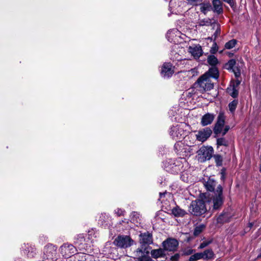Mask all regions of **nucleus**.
Returning <instances> with one entry per match:
<instances>
[{
	"mask_svg": "<svg viewBox=\"0 0 261 261\" xmlns=\"http://www.w3.org/2000/svg\"><path fill=\"white\" fill-rule=\"evenodd\" d=\"M163 247L167 251L174 252L177 250L178 241L173 238H168L162 243Z\"/></svg>",
	"mask_w": 261,
	"mask_h": 261,
	"instance_id": "obj_10",
	"label": "nucleus"
},
{
	"mask_svg": "<svg viewBox=\"0 0 261 261\" xmlns=\"http://www.w3.org/2000/svg\"><path fill=\"white\" fill-rule=\"evenodd\" d=\"M76 249L73 245L66 243L60 247V252L63 256L67 258L75 254Z\"/></svg>",
	"mask_w": 261,
	"mask_h": 261,
	"instance_id": "obj_9",
	"label": "nucleus"
},
{
	"mask_svg": "<svg viewBox=\"0 0 261 261\" xmlns=\"http://www.w3.org/2000/svg\"><path fill=\"white\" fill-rule=\"evenodd\" d=\"M238 103V101L237 100H234L229 103L228 107L231 112L232 113L235 111Z\"/></svg>",
	"mask_w": 261,
	"mask_h": 261,
	"instance_id": "obj_39",
	"label": "nucleus"
},
{
	"mask_svg": "<svg viewBox=\"0 0 261 261\" xmlns=\"http://www.w3.org/2000/svg\"><path fill=\"white\" fill-rule=\"evenodd\" d=\"M213 5L214 10L217 13H220L222 12L221 2L220 0H213Z\"/></svg>",
	"mask_w": 261,
	"mask_h": 261,
	"instance_id": "obj_31",
	"label": "nucleus"
},
{
	"mask_svg": "<svg viewBox=\"0 0 261 261\" xmlns=\"http://www.w3.org/2000/svg\"><path fill=\"white\" fill-rule=\"evenodd\" d=\"M215 115L213 114L207 113L204 115L201 120V124L203 126L210 124L213 121Z\"/></svg>",
	"mask_w": 261,
	"mask_h": 261,
	"instance_id": "obj_19",
	"label": "nucleus"
},
{
	"mask_svg": "<svg viewBox=\"0 0 261 261\" xmlns=\"http://www.w3.org/2000/svg\"><path fill=\"white\" fill-rule=\"evenodd\" d=\"M198 23L200 26H209L212 24V20L210 18L200 20Z\"/></svg>",
	"mask_w": 261,
	"mask_h": 261,
	"instance_id": "obj_34",
	"label": "nucleus"
},
{
	"mask_svg": "<svg viewBox=\"0 0 261 261\" xmlns=\"http://www.w3.org/2000/svg\"><path fill=\"white\" fill-rule=\"evenodd\" d=\"M181 145L182 143L178 141H177V142L174 145V149L177 153H179L182 151L181 149V147H182Z\"/></svg>",
	"mask_w": 261,
	"mask_h": 261,
	"instance_id": "obj_44",
	"label": "nucleus"
},
{
	"mask_svg": "<svg viewBox=\"0 0 261 261\" xmlns=\"http://www.w3.org/2000/svg\"><path fill=\"white\" fill-rule=\"evenodd\" d=\"M199 6L200 11L205 15L212 9L211 5L209 3H203Z\"/></svg>",
	"mask_w": 261,
	"mask_h": 261,
	"instance_id": "obj_26",
	"label": "nucleus"
},
{
	"mask_svg": "<svg viewBox=\"0 0 261 261\" xmlns=\"http://www.w3.org/2000/svg\"><path fill=\"white\" fill-rule=\"evenodd\" d=\"M23 253L28 256V257H33L36 254V248L34 246L29 245H24L22 247Z\"/></svg>",
	"mask_w": 261,
	"mask_h": 261,
	"instance_id": "obj_21",
	"label": "nucleus"
},
{
	"mask_svg": "<svg viewBox=\"0 0 261 261\" xmlns=\"http://www.w3.org/2000/svg\"><path fill=\"white\" fill-rule=\"evenodd\" d=\"M179 31L176 29H173L167 32L166 37L170 42L175 43L178 41L177 38L179 37Z\"/></svg>",
	"mask_w": 261,
	"mask_h": 261,
	"instance_id": "obj_18",
	"label": "nucleus"
},
{
	"mask_svg": "<svg viewBox=\"0 0 261 261\" xmlns=\"http://www.w3.org/2000/svg\"><path fill=\"white\" fill-rule=\"evenodd\" d=\"M197 159L200 162L210 160L213 154L214 149L211 146H203L197 151Z\"/></svg>",
	"mask_w": 261,
	"mask_h": 261,
	"instance_id": "obj_6",
	"label": "nucleus"
},
{
	"mask_svg": "<svg viewBox=\"0 0 261 261\" xmlns=\"http://www.w3.org/2000/svg\"><path fill=\"white\" fill-rule=\"evenodd\" d=\"M197 83L201 91H209L214 87V84L207 74H203L197 80Z\"/></svg>",
	"mask_w": 261,
	"mask_h": 261,
	"instance_id": "obj_8",
	"label": "nucleus"
},
{
	"mask_svg": "<svg viewBox=\"0 0 261 261\" xmlns=\"http://www.w3.org/2000/svg\"><path fill=\"white\" fill-rule=\"evenodd\" d=\"M229 129V126L228 125H226L224 127L223 132H222L223 135H224L225 134H226V133L228 131Z\"/></svg>",
	"mask_w": 261,
	"mask_h": 261,
	"instance_id": "obj_51",
	"label": "nucleus"
},
{
	"mask_svg": "<svg viewBox=\"0 0 261 261\" xmlns=\"http://www.w3.org/2000/svg\"><path fill=\"white\" fill-rule=\"evenodd\" d=\"M259 171L261 172V163L259 167Z\"/></svg>",
	"mask_w": 261,
	"mask_h": 261,
	"instance_id": "obj_57",
	"label": "nucleus"
},
{
	"mask_svg": "<svg viewBox=\"0 0 261 261\" xmlns=\"http://www.w3.org/2000/svg\"><path fill=\"white\" fill-rule=\"evenodd\" d=\"M236 43H237L236 40H235V39L231 40L225 43V48L228 49H231L233 47H234Z\"/></svg>",
	"mask_w": 261,
	"mask_h": 261,
	"instance_id": "obj_37",
	"label": "nucleus"
},
{
	"mask_svg": "<svg viewBox=\"0 0 261 261\" xmlns=\"http://www.w3.org/2000/svg\"><path fill=\"white\" fill-rule=\"evenodd\" d=\"M184 2L181 0H171L169 3V8L172 13L178 14L182 12L181 6Z\"/></svg>",
	"mask_w": 261,
	"mask_h": 261,
	"instance_id": "obj_15",
	"label": "nucleus"
},
{
	"mask_svg": "<svg viewBox=\"0 0 261 261\" xmlns=\"http://www.w3.org/2000/svg\"><path fill=\"white\" fill-rule=\"evenodd\" d=\"M189 4L191 5H197L198 4L201 2L202 0H187Z\"/></svg>",
	"mask_w": 261,
	"mask_h": 261,
	"instance_id": "obj_48",
	"label": "nucleus"
},
{
	"mask_svg": "<svg viewBox=\"0 0 261 261\" xmlns=\"http://www.w3.org/2000/svg\"><path fill=\"white\" fill-rule=\"evenodd\" d=\"M205 226L204 225H200L197 226L194 231V234L195 236L199 235L204 229Z\"/></svg>",
	"mask_w": 261,
	"mask_h": 261,
	"instance_id": "obj_40",
	"label": "nucleus"
},
{
	"mask_svg": "<svg viewBox=\"0 0 261 261\" xmlns=\"http://www.w3.org/2000/svg\"><path fill=\"white\" fill-rule=\"evenodd\" d=\"M236 60L234 59H231L226 64V68L228 70H231L236 66Z\"/></svg>",
	"mask_w": 261,
	"mask_h": 261,
	"instance_id": "obj_38",
	"label": "nucleus"
},
{
	"mask_svg": "<svg viewBox=\"0 0 261 261\" xmlns=\"http://www.w3.org/2000/svg\"><path fill=\"white\" fill-rule=\"evenodd\" d=\"M207 62L212 66H215L218 64V61L215 56L211 55L207 58Z\"/></svg>",
	"mask_w": 261,
	"mask_h": 261,
	"instance_id": "obj_33",
	"label": "nucleus"
},
{
	"mask_svg": "<svg viewBox=\"0 0 261 261\" xmlns=\"http://www.w3.org/2000/svg\"><path fill=\"white\" fill-rule=\"evenodd\" d=\"M188 51L195 59L199 58L202 55L201 46L199 45H193L188 48Z\"/></svg>",
	"mask_w": 261,
	"mask_h": 261,
	"instance_id": "obj_17",
	"label": "nucleus"
},
{
	"mask_svg": "<svg viewBox=\"0 0 261 261\" xmlns=\"http://www.w3.org/2000/svg\"><path fill=\"white\" fill-rule=\"evenodd\" d=\"M200 259H203L202 252L196 253L191 255L189 260L190 261H195Z\"/></svg>",
	"mask_w": 261,
	"mask_h": 261,
	"instance_id": "obj_35",
	"label": "nucleus"
},
{
	"mask_svg": "<svg viewBox=\"0 0 261 261\" xmlns=\"http://www.w3.org/2000/svg\"><path fill=\"white\" fill-rule=\"evenodd\" d=\"M204 74H207V75L211 77H213L216 80H217L219 77V72L218 70L216 67L211 68L208 71L206 72Z\"/></svg>",
	"mask_w": 261,
	"mask_h": 261,
	"instance_id": "obj_25",
	"label": "nucleus"
},
{
	"mask_svg": "<svg viewBox=\"0 0 261 261\" xmlns=\"http://www.w3.org/2000/svg\"><path fill=\"white\" fill-rule=\"evenodd\" d=\"M224 178H225L224 174L223 172H222L221 173V179L223 180L224 179Z\"/></svg>",
	"mask_w": 261,
	"mask_h": 261,
	"instance_id": "obj_54",
	"label": "nucleus"
},
{
	"mask_svg": "<svg viewBox=\"0 0 261 261\" xmlns=\"http://www.w3.org/2000/svg\"><path fill=\"white\" fill-rule=\"evenodd\" d=\"M89 256L87 254H86L83 253H77L75 255V258L77 259L79 261H86L87 259V257H89Z\"/></svg>",
	"mask_w": 261,
	"mask_h": 261,
	"instance_id": "obj_36",
	"label": "nucleus"
},
{
	"mask_svg": "<svg viewBox=\"0 0 261 261\" xmlns=\"http://www.w3.org/2000/svg\"><path fill=\"white\" fill-rule=\"evenodd\" d=\"M114 212L117 216H121L124 215L125 211L121 208H117L115 210Z\"/></svg>",
	"mask_w": 261,
	"mask_h": 261,
	"instance_id": "obj_45",
	"label": "nucleus"
},
{
	"mask_svg": "<svg viewBox=\"0 0 261 261\" xmlns=\"http://www.w3.org/2000/svg\"><path fill=\"white\" fill-rule=\"evenodd\" d=\"M169 133L173 140L178 142H180L185 138L186 134L181 124L172 126L170 128Z\"/></svg>",
	"mask_w": 261,
	"mask_h": 261,
	"instance_id": "obj_7",
	"label": "nucleus"
},
{
	"mask_svg": "<svg viewBox=\"0 0 261 261\" xmlns=\"http://www.w3.org/2000/svg\"><path fill=\"white\" fill-rule=\"evenodd\" d=\"M165 251L164 248L154 249L151 251V254L153 258H159L165 255Z\"/></svg>",
	"mask_w": 261,
	"mask_h": 261,
	"instance_id": "obj_24",
	"label": "nucleus"
},
{
	"mask_svg": "<svg viewBox=\"0 0 261 261\" xmlns=\"http://www.w3.org/2000/svg\"><path fill=\"white\" fill-rule=\"evenodd\" d=\"M223 189L222 186L219 185L217 186L215 195L212 196L209 200L206 202V207H208L211 210H217L219 209L223 203V199L222 197Z\"/></svg>",
	"mask_w": 261,
	"mask_h": 261,
	"instance_id": "obj_2",
	"label": "nucleus"
},
{
	"mask_svg": "<svg viewBox=\"0 0 261 261\" xmlns=\"http://www.w3.org/2000/svg\"><path fill=\"white\" fill-rule=\"evenodd\" d=\"M218 146H228V142L224 138H218L217 140Z\"/></svg>",
	"mask_w": 261,
	"mask_h": 261,
	"instance_id": "obj_41",
	"label": "nucleus"
},
{
	"mask_svg": "<svg viewBox=\"0 0 261 261\" xmlns=\"http://www.w3.org/2000/svg\"><path fill=\"white\" fill-rule=\"evenodd\" d=\"M227 92L233 98L238 96V89L235 86L234 82L227 88Z\"/></svg>",
	"mask_w": 261,
	"mask_h": 261,
	"instance_id": "obj_23",
	"label": "nucleus"
},
{
	"mask_svg": "<svg viewBox=\"0 0 261 261\" xmlns=\"http://www.w3.org/2000/svg\"><path fill=\"white\" fill-rule=\"evenodd\" d=\"M204 185L208 191H214L216 185V182L213 179L209 178Z\"/></svg>",
	"mask_w": 261,
	"mask_h": 261,
	"instance_id": "obj_27",
	"label": "nucleus"
},
{
	"mask_svg": "<svg viewBox=\"0 0 261 261\" xmlns=\"http://www.w3.org/2000/svg\"><path fill=\"white\" fill-rule=\"evenodd\" d=\"M165 169L168 172L172 174L177 173L178 172L183 171L184 166H188V163L184 158H178L176 160L168 159L163 162Z\"/></svg>",
	"mask_w": 261,
	"mask_h": 261,
	"instance_id": "obj_1",
	"label": "nucleus"
},
{
	"mask_svg": "<svg viewBox=\"0 0 261 261\" xmlns=\"http://www.w3.org/2000/svg\"><path fill=\"white\" fill-rule=\"evenodd\" d=\"M203 259H211L214 257V253L212 250L207 249L202 252Z\"/></svg>",
	"mask_w": 261,
	"mask_h": 261,
	"instance_id": "obj_32",
	"label": "nucleus"
},
{
	"mask_svg": "<svg viewBox=\"0 0 261 261\" xmlns=\"http://www.w3.org/2000/svg\"><path fill=\"white\" fill-rule=\"evenodd\" d=\"M212 130L209 127H205L199 130L196 134V139L200 142H204L211 136Z\"/></svg>",
	"mask_w": 261,
	"mask_h": 261,
	"instance_id": "obj_12",
	"label": "nucleus"
},
{
	"mask_svg": "<svg viewBox=\"0 0 261 261\" xmlns=\"http://www.w3.org/2000/svg\"><path fill=\"white\" fill-rule=\"evenodd\" d=\"M212 241H213L212 239H210L208 240L204 241L200 244L199 248L200 249L204 248V247H206L207 246H208V245L211 244L212 243Z\"/></svg>",
	"mask_w": 261,
	"mask_h": 261,
	"instance_id": "obj_43",
	"label": "nucleus"
},
{
	"mask_svg": "<svg viewBox=\"0 0 261 261\" xmlns=\"http://www.w3.org/2000/svg\"><path fill=\"white\" fill-rule=\"evenodd\" d=\"M224 2H226L228 3H230L232 0H223Z\"/></svg>",
	"mask_w": 261,
	"mask_h": 261,
	"instance_id": "obj_55",
	"label": "nucleus"
},
{
	"mask_svg": "<svg viewBox=\"0 0 261 261\" xmlns=\"http://www.w3.org/2000/svg\"><path fill=\"white\" fill-rule=\"evenodd\" d=\"M87 236L88 238L87 239L89 241L90 245L91 243L94 241V239L97 238L98 236V232L96 230L92 229L88 231Z\"/></svg>",
	"mask_w": 261,
	"mask_h": 261,
	"instance_id": "obj_30",
	"label": "nucleus"
},
{
	"mask_svg": "<svg viewBox=\"0 0 261 261\" xmlns=\"http://www.w3.org/2000/svg\"><path fill=\"white\" fill-rule=\"evenodd\" d=\"M225 123V116L223 113H220L218 118L217 122L214 128V133L216 135L220 134L223 130Z\"/></svg>",
	"mask_w": 261,
	"mask_h": 261,
	"instance_id": "obj_13",
	"label": "nucleus"
},
{
	"mask_svg": "<svg viewBox=\"0 0 261 261\" xmlns=\"http://www.w3.org/2000/svg\"><path fill=\"white\" fill-rule=\"evenodd\" d=\"M130 221L134 223L136 225L138 226L140 223L141 219L140 214L137 212H133L130 216Z\"/></svg>",
	"mask_w": 261,
	"mask_h": 261,
	"instance_id": "obj_29",
	"label": "nucleus"
},
{
	"mask_svg": "<svg viewBox=\"0 0 261 261\" xmlns=\"http://www.w3.org/2000/svg\"><path fill=\"white\" fill-rule=\"evenodd\" d=\"M253 206H254V204H253ZM253 207H252V208H251V212L252 213L253 212Z\"/></svg>",
	"mask_w": 261,
	"mask_h": 261,
	"instance_id": "obj_56",
	"label": "nucleus"
},
{
	"mask_svg": "<svg viewBox=\"0 0 261 261\" xmlns=\"http://www.w3.org/2000/svg\"><path fill=\"white\" fill-rule=\"evenodd\" d=\"M174 73V67L170 63H165L162 66L161 73L164 78L171 77Z\"/></svg>",
	"mask_w": 261,
	"mask_h": 261,
	"instance_id": "obj_14",
	"label": "nucleus"
},
{
	"mask_svg": "<svg viewBox=\"0 0 261 261\" xmlns=\"http://www.w3.org/2000/svg\"><path fill=\"white\" fill-rule=\"evenodd\" d=\"M148 253V246L145 244H141L140 247L138 248L135 251L136 255L138 257H143Z\"/></svg>",
	"mask_w": 261,
	"mask_h": 261,
	"instance_id": "obj_22",
	"label": "nucleus"
},
{
	"mask_svg": "<svg viewBox=\"0 0 261 261\" xmlns=\"http://www.w3.org/2000/svg\"><path fill=\"white\" fill-rule=\"evenodd\" d=\"M59 256L57 246L47 244L44 247L43 259L44 261H56Z\"/></svg>",
	"mask_w": 261,
	"mask_h": 261,
	"instance_id": "obj_4",
	"label": "nucleus"
},
{
	"mask_svg": "<svg viewBox=\"0 0 261 261\" xmlns=\"http://www.w3.org/2000/svg\"><path fill=\"white\" fill-rule=\"evenodd\" d=\"M135 241L129 235L119 234L114 240L113 244L119 248L125 249L131 247Z\"/></svg>",
	"mask_w": 261,
	"mask_h": 261,
	"instance_id": "obj_3",
	"label": "nucleus"
},
{
	"mask_svg": "<svg viewBox=\"0 0 261 261\" xmlns=\"http://www.w3.org/2000/svg\"><path fill=\"white\" fill-rule=\"evenodd\" d=\"M218 50V47L216 43H214L213 47L211 48L210 51L212 54H215Z\"/></svg>",
	"mask_w": 261,
	"mask_h": 261,
	"instance_id": "obj_49",
	"label": "nucleus"
},
{
	"mask_svg": "<svg viewBox=\"0 0 261 261\" xmlns=\"http://www.w3.org/2000/svg\"><path fill=\"white\" fill-rule=\"evenodd\" d=\"M172 213L175 217H183L185 215L186 212L185 211L177 206L172 209Z\"/></svg>",
	"mask_w": 261,
	"mask_h": 261,
	"instance_id": "obj_28",
	"label": "nucleus"
},
{
	"mask_svg": "<svg viewBox=\"0 0 261 261\" xmlns=\"http://www.w3.org/2000/svg\"><path fill=\"white\" fill-rule=\"evenodd\" d=\"M140 243L141 244H145L148 246V244H150L152 242V236L148 232L141 233L140 234Z\"/></svg>",
	"mask_w": 261,
	"mask_h": 261,
	"instance_id": "obj_20",
	"label": "nucleus"
},
{
	"mask_svg": "<svg viewBox=\"0 0 261 261\" xmlns=\"http://www.w3.org/2000/svg\"><path fill=\"white\" fill-rule=\"evenodd\" d=\"M167 193L166 192H165V193H160V198H162L163 196H165V194H166Z\"/></svg>",
	"mask_w": 261,
	"mask_h": 261,
	"instance_id": "obj_53",
	"label": "nucleus"
},
{
	"mask_svg": "<svg viewBox=\"0 0 261 261\" xmlns=\"http://www.w3.org/2000/svg\"><path fill=\"white\" fill-rule=\"evenodd\" d=\"M231 70L234 73L236 77H237L240 76L241 71L240 69L237 66H236Z\"/></svg>",
	"mask_w": 261,
	"mask_h": 261,
	"instance_id": "obj_46",
	"label": "nucleus"
},
{
	"mask_svg": "<svg viewBox=\"0 0 261 261\" xmlns=\"http://www.w3.org/2000/svg\"><path fill=\"white\" fill-rule=\"evenodd\" d=\"M179 258V254L176 253L170 257L171 261H177Z\"/></svg>",
	"mask_w": 261,
	"mask_h": 261,
	"instance_id": "obj_50",
	"label": "nucleus"
},
{
	"mask_svg": "<svg viewBox=\"0 0 261 261\" xmlns=\"http://www.w3.org/2000/svg\"><path fill=\"white\" fill-rule=\"evenodd\" d=\"M216 165L220 166L222 164V158L220 155H215L214 156Z\"/></svg>",
	"mask_w": 261,
	"mask_h": 261,
	"instance_id": "obj_42",
	"label": "nucleus"
},
{
	"mask_svg": "<svg viewBox=\"0 0 261 261\" xmlns=\"http://www.w3.org/2000/svg\"><path fill=\"white\" fill-rule=\"evenodd\" d=\"M206 211V205L202 200L193 201L189 207V212L193 215L199 216L204 213Z\"/></svg>",
	"mask_w": 261,
	"mask_h": 261,
	"instance_id": "obj_5",
	"label": "nucleus"
},
{
	"mask_svg": "<svg viewBox=\"0 0 261 261\" xmlns=\"http://www.w3.org/2000/svg\"><path fill=\"white\" fill-rule=\"evenodd\" d=\"M217 27H218V24H217ZM220 29L219 28V27L217 28L216 31H215V33L214 34L213 36L212 37V38H211V39H213V37H214V40H216V39L217 38V37L220 35Z\"/></svg>",
	"mask_w": 261,
	"mask_h": 261,
	"instance_id": "obj_47",
	"label": "nucleus"
},
{
	"mask_svg": "<svg viewBox=\"0 0 261 261\" xmlns=\"http://www.w3.org/2000/svg\"><path fill=\"white\" fill-rule=\"evenodd\" d=\"M74 243L81 250L87 249L90 247L89 241L86 239L83 234L77 236Z\"/></svg>",
	"mask_w": 261,
	"mask_h": 261,
	"instance_id": "obj_11",
	"label": "nucleus"
},
{
	"mask_svg": "<svg viewBox=\"0 0 261 261\" xmlns=\"http://www.w3.org/2000/svg\"><path fill=\"white\" fill-rule=\"evenodd\" d=\"M233 214L229 210L224 211L223 213L219 216L217 218V222L218 223L223 224L229 221L231 218L232 217Z\"/></svg>",
	"mask_w": 261,
	"mask_h": 261,
	"instance_id": "obj_16",
	"label": "nucleus"
},
{
	"mask_svg": "<svg viewBox=\"0 0 261 261\" xmlns=\"http://www.w3.org/2000/svg\"><path fill=\"white\" fill-rule=\"evenodd\" d=\"M240 81H239V80H237L236 83H234V84H235V86L238 88L239 85H240Z\"/></svg>",
	"mask_w": 261,
	"mask_h": 261,
	"instance_id": "obj_52",
	"label": "nucleus"
}]
</instances>
